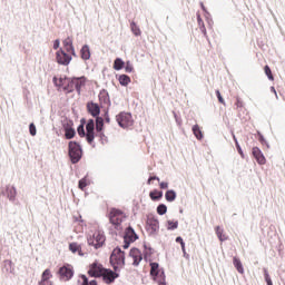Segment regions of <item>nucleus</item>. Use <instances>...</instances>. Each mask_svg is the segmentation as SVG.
<instances>
[{
	"instance_id": "4d7b16f0",
	"label": "nucleus",
	"mask_w": 285,
	"mask_h": 285,
	"mask_svg": "<svg viewBox=\"0 0 285 285\" xmlns=\"http://www.w3.org/2000/svg\"><path fill=\"white\" fill-rule=\"evenodd\" d=\"M205 17L208 26H213V19L210 18V14L205 13Z\"/></svg>"
},
{
	"instance_id": "a18cd8bd",
	"label": "nucleus",
	"mask_w": 285,
	"mask_h": 285,
	"mask_svg": "<svg viewBox=\"0 0 285 285\" xmlns=\"http://www.w3.org/2000/svg\"><path fill=\"white\" fill-rule=\"evenodd\" d=\"M29 132H30L31 137H36L37 136V126H35V122H31L29 125Z\"/></svg>"
},
{
	"instance_id": "7ed1b4c3",
	"label": "nucleus",
	"mask_w": 285,
	"mask_h": 285,
	"mask_svg": "<svg viewBox=\"0 0 285 285\" xmlns=\"http://www.w3.org/2000/svg\"><path fill=\"white\" fill-rule=\"evenodd\" d=\"M68 155L71 164H79L83 157V149L81 148V145H79L77 141H69Z\"/></svg>"
},
{
	"instance_id": "c85d7f7f",
	"label": "nucleus",
	"mask_w": 285,
	"mask_h": 285,
	"mask_svg": "<svg viewBox=\"0 0 285 285\" xmlns=\"http://www.w3.org/2000/svg\"><path fill=\"white\" fill-rule=\"evenodd\" d=\"M118 81L120 86H128V83H130V78L128 77V75L122 73L118 77Z\"/></svg>"
},
{
	"instance_id": "f257e3e1",
	"label": "nucleus",
	"mask_w": 285,
	"mask_h": 285,
	"mask_svg": "<svg viewBox=\"0 0 285 285\" xmlns=\"http://www.w3.org/2000/svg\"><path fill=\"white\" fill-rule=\"evenodd\" d=\"M55 86L58 88H62L63 92H67V95H70V92H75V90L78 92V95H81V88L86 86V77H60L57 79V77H53L52 79Z\"/></svg>"
},
{
	"instance_id": "5701e85b",
	"label": "nucleus",
	"mask_w": 285,
	"mask_h": 285,
	"mask_svg": "<svg viewBox=\"0 0 285 285\" xmlns=\"http://www.w3.org/2000/svg\"><path fill=\"white\" fill-rule=\"evenodd\" d=\"M165 199L166 202H175V199H177V193L174 190V189H168L166 193H165Z\"/></svg>"
},
{
	"instance_id": "a878e982",
	"label": "nucleus",
	"mask_w": 285,
	"mask_h": 285,
	"mask_svg": "<svg viewBox=\"0 0 285 285\" xmlns=\"http://www.w3.org/2000/svg\"><path fill=\"white\" fill-rule=\"evenodd\" d=\"M126 62L121 58H116L114 61V70H124Z\"/></svg>"
},
{
	"instance_id": "79ce46f5",
	"label": "nucleus",
	"mask_w": 285,
	"mask_h": 285,
	"mask_svg": "<svg viewBox=\"0 0 285 285\" xmlns=\"http://www.w3.org/2000/svg\"><path fill=\"white\" fill-rule=\"evenodd\" d=\"M264 277L267 285H273V279H271V274H268V269L264 268Z\"/></svg>"
},
{
	"instance_id": "412c9836",
	"label": "nucleus",
	"mask_w": 285,
	"mask_h": 285,
	"mask_svg": "<svg viewBox=\"0 0 285 285\" xmlns=\"http://www.w3.org/2000/svg\"><path fill=\"white\" fill-rule=\"evenodd\" d=\"M233 264L238 273L240 275H244V265L242 264V261L237 258L236 256L233 258Z\"/></svg>"
},
{
	"instance_id": "bf43d9fd",
	"label": "nucleus",
	"mask_w": 285,
	"mask_h": 285,
	"mask_svg": "<svg viewBox=\"0 0 285 285\" xmlns=\"http://www.w3.org/2000/svg\"><path fill=\"white\" fill-rule=\"evenodd\" d=\"M236 108H242L244 106V102H242L239 100V98L236 99V104H235Z\"/></svg>"
},
{
	"instance_id": "c03bdc74",
	"label": "nucleus",
	"mask_w": 285,
	"mask_h": 285,
	"mask_svg": "<svg viewBox=\"0 0 285 285\" xmlns=\"http://www.w3.org/2000/svg\"><path fill=\"white\" fill-rule=\"evenodd\" d=\"M86 186H88V179L86 177H83L82 179L79 180L78 187L80 188V190H83V188H86Z\"/></svg>"
},
{
	"instance_id": "4468645a",
	"label": "nucleus",
	"mask_w": 285,
	"mask_h": 285,
	"mask_svg": "<svg viewBox=\"0 0 285 285\" xmlns=\"http://www.w3.org/2000/svg\"><path fill=\"white\" fill-rule=\"evenodd\" d=\"M87 110L91 117H95V119L101 115V108L97 102L94 101L87 104Z\"/></svg>"
},
{
	"instance_id": "5fc2aeb1",
	"label": "nucleus",
	"mask_w": 285,
	"mask_h": 285,
	"mask_svg": "<svg viewBox=\"0 0 285 285\" xmlns=\"http://www.w3.org/2000/svg\"><path fill=\"white\" fill-rule=\"evenodd\" d=\"M130 244H132V242L124 239L122 248H125V249L130 248Z\"/></svg>"
},
{
	"instance_id": "a211bd4d",
	"label": "nucleus",
	"mask_w": 285,
	"mask_h": 285,
	"mask_svg": "<svg viewBox=\"0 0 285 285\" xmlns=\"http://www.w3.org/2000/svg\"><path fill=\"white\" fill-rule=\"evenodd\" d=\"M63 47L68 55H72L73 57H77V53L75 52V46L72 45V38L68 37L63 40Z\"/></svg>"
},
{
	"instance_id": "0eeeda50",
	"label": "nucleus",
	"mask_w": 285,
	"mask_h": 285,
	"mask_svg": "<svg viewBox=\"0 0 285 285\" xmlns=\"http://www.w3.org/2000/svg\"><path fill=\"white\" fill-rule=\"evenodd\" d=\"M116 121L120 128H130L135 120L132 119V115L130 112L121 111L116 116Z\"/></svg>"
},
{
	"instance_id": "603ef678",
	"label": "nucleus",
	"mask_w": 285,
	"mask_h": 285,
	"mask_svg": "<svg viewBox=\"0 0 285 285\" xmlns=\"http://www.w3.org/2000/svg\"><path fill=\"white\" fill-rule=\"evenodd\" d=\"M155 180L159 181V177H157V176L149 177L148 180H147V184L150 186L151 181H155Z\"/></svg>"
},
{
	"instance_id": "052dcab7",
	"label": "nucleus",
	"mask_w": 285,
	"mask_h": 285,
	"mask_svg": "<svg viewBox=\"0 0 285 285\" xmlns=\"http://www.w3.org/2000/svg\"><path fill=\"white\" fill-rule=\"evenodd\" d=\"M105 121L106 124H110V116L108 115V111L105 114Z\"/></svg>"
},
{
	"instance_id": "774afa93",
	"label": "nucleus",
	"mask_w": 285,
	"mask_h": 285,
	"mask_svg": "<svg viewBox=\"0 0 285 285\" xmlns=\"http://www.w3.org/2000/svg\"><path fill=\"white\" fill-rule=\"evenodd\" d=\"M183 253H186V245L181 247Z\"/></svg>"
},
{
	"instance_id": "f03ea898",
	"label": "nucleus",
	"mask_w": 285,
	"mask_h": 285,
	"mask_svg": "<svg viewBox=\"0 0 285 285\" xmlns=\"http://www.w3.org/2000/svg\"><path fill=\"white\" fill-rule=\"evenodd\" d=\"M110 264L114 271H119L126 266V253L121 250V247H116L110 255Z\"/></svg>"
},
{
	"instance_id": "9b49d317",
	"label": "nucleus",
	"mask_w": 285,
	"mask_h": 285,
	"mask_svg": "<svg viewBox=\"0 0 285 285\" xmlns=\"http://www.w3.org/2000/svg\"><path fill=\"white\" fill-rule=\"evenodd\" d=\"M101 277L105 284H114L115 279L119 277V274L117 271L105 268Z\"/></svg>"
},
{
	"instance_id": "49530a36",
	"label": "nucleus",
	"mask_w": 285,
	"mask_h": 285,
	"mask_svg": "<svg viewBox=\"0 0 285 285\" xmlns=\"http://www.w3.org/2000/svg\"><path fill=\"white\" fill-rule=\"evenodd\" d=\"M77 132H78L79 137H86L87 131H86L83 125L78 126Z\"/></svg>"
},
{
	"instance_id": "423d86ee",
	"label": "nucleus",
	"mask_w": 285,
	"mask_h": 285,
	"mask_svg": "<svg viewBox=\"0 0 285 285\" xmlns=\"http://www.w3.org/2000/svg\"><path fill=\"white\" fill-rule=\"evenodd\" d=\"M87 242L89 246H94L96 250L101 248L104 244H106V236L101 232H95L92 235L87 237Z\"/></svg>"
},
{
	"instance_id": "ea45409f",
	"label": "nucleus",
	"mask_w": 285,
	"mask_h": 285,
	"mask_svg": "<svg viewBox=\"0 0 285 285\" xmlns=\"http://www.w3.org/2000/svg\"><path fill=\"white\" fill-rule=\"evenodd\" d=\"M264 70H265V75H266L267 79H269V81H273V79H275V78L273 77V71L271 70V67H268V65H266Z\"/></svg>"
},
{
	"instance_id": "39448f33",
	"label": "nucleus",
	"mask_w": 285,
	"mask_h": 285,
	"mask_svg": "<svg viewBox=\"0 0 285 285\" xmlns=\"http://www.w3.org/2000/svg\"><path fill=\"white\" fill-rule=\"evenodd\" d=\"M150 275L158 282V285H166V273L159 269V263H150Z\"/></svg>"
},
{
	"instance_id": "37998d69",
	"label": "nucleus",
	"mask_w": 285,
	"mask_h": 285,
	"mask_svg": "<svg viewBox=\"0 0 285 285\" xmlns=\"http://www.w3.org/2000/svg\"><path fill=\"white\" fill-rule=\"evenodd\" d=\"M124 68H125V72H128V73H130V72H132L135 70V67H132V62H130V61H127L125 63Z\"/></svg>"
},
{
	"instance_id": "3c124183",
	"label": "nucleus",
	"mask_w": 285,
	"mask_h": 285,
	"mask_svg": "<svg viewBox=\"0 0 285 285\" xmlns=\"http://www.w3.org/2000/svg\"><path fill=\"white\" fill-rule=\"evenodd\" d=\"M176 243L177 244H180V246H181V248H184V246H185V242H184V238H181V236H178V237H176Z\"/></svg>"
},
{
	"instance_id": "58836bf2",
	"label": "nucleus",
	"mask_w": 285,
	"mask_h": 285,
	"mask_svg": "<svg viewBox=\"0 0 285 285\" xmlns=\"http://www.w3.org/2000/svg\"><path fill=\"white\" fill-rule=\"evenodd\" d=\"M258 135V141L263 145L266 146L267 148H271V145L268 144V141L266 140V138H264V135H262L259 131H257Z\"/></svg>"
},
{
	"instance_id": "2f4dec72",
	"label": "nucleus",
	"mask_w": 285,
	"mask_h": 285,
	"mask_svg": "<svg viewBox=\"0 0 285 285\" xmlns=\"http://www.w3.org/2000/svg\"><path fill=\"white\" fill-rule=\"evenodd\" d=\"M179 227V222L177 220H168L167 222V230H177V228Z\"/></svg>"
},
{
	"instance_id": "c9c22d12",
	"label": "nucleus",
	"mask_w": 285,
	"mask_h": 285,
	"mask_svg": "<svg viewBox=\"0 0 285 285\" xmlns=\"http://www.w3.org/2000/svg\"><path fill=\"white\" fill-rule=\"evenodd\" d=\"M131 32H134L135 37H139L141 35V29L137 26V23H130Z\"/></svg>"
},
{
	"instance_id": "bb28decb",
	"label": "nucleus",
	"mask_w": 285,
	"mask_h": 285,
	"mask_svg": "<svg viewBox=\"0 0 285 285\" xmlns=\"http://www.w3.org/2000/svg\"><path fill=\"white\" fill-rule=\"evenodd\" d=\"M69 250H71V253H79L80 256L83 255V253H81V245L77 243H70Z\"/></svg>"
},
{
	"instance_id": "6e6552de",
	"label": "nucleus",
	"mask_w": 285,
	"mask_h": 285,
	"mask_svg": "<svg viewBox=\"0 0 285 285\" xmlns=\"http://www.w3.org/2000/svg\"><path fill=\"white\" fill-rule=\"evenodd\" d=\"M56 61L59 63V66H70V62L72 61V56L68 55L66 50L59 49L56 52Z\"/></svg>"
},
{
	"instance_id": "69168bd1",
	"label": "nucleus",
	"mask_w": 285,
	"mask_h": 285,
	"mask_svg": "<svg viewBox=\"0 0 285 285\" xmlns=\"http://www.w3.org/2000/svg\"><path fill=\"white\" fill-rule=\"evenodd\" d=\"M80 126H86V118H82L81 120H80Z\"/></svg>"
},
{
	"instance_id": "7c9ffc66",
	"label": "nucleus",
	"mask_w": 285,
	"mask_h": 285,
	"mask_svg": "<svg viewBox=\"0 0 285 285\" xmlns=\"http://www.w3.org/2000/svg\"><path fill=\"white\" fill-rule=\"evenodd\" d=\"M50 277H52V274L50 273V269H45L41 276L40 283L50 282Z\"/></svg>"
},
{
	"instance_id": "13d9d810",
	"label": "nucleus",
	"mask_w": 285,
	"mask_h": 285,
	"mask_svg": "<svg viewBox=\"0 0 285 285\" xmlns=\"http://www.w3.org/2000/svg\"><path fill=\"white\" fill-rule=\"evenodd\" d=\"M159 186H160L161 190H166L168 188V183L163 181L159 184Z\"/></svg>"
},
{
	"instance_id": "20e7f679",
	"label": "nucleus",
	"mask_w": 285,
	"mask_h": 285,
	"mask_svg": "<svg viewBox=\"0 0 285 285\" xmlns=\"http://www.w3.org/2000/svg\"><path fill=\"white\" fill-rule=\"evenodd\" d=\"M126 219V215L120 209L112 208L109 213V222L116 230H121V224Z\"/></svg>"
},
{
	"instance_id": "de8ad7c7",
	"label": "nucleus",
	"mask_w": 285,
	"mask_h": 285,
	"mask_svg": "<svg viewBox=\"0 0 285 285\" xmlns=\"http://www.w3.org/2000/svg\"><path fill=\"white\" fill-rule=\"evenodd\" d=\"M96 137H99L101 141H106V139H108V137H106V134H104V130L97 131Z\"/></svg>"
},
{
	"instance_id": "1a4fd4ad",
	"label": "nucleus",
	"mask_w": 285,
	"mask_h": 285,
	"mask_svg": "<svg viewBox=\"0 0 285 285\" xmlns=\"http://www.w3.org/2000/svg\"><path fill=\"white\" fill-rule=\"evenodd\" d=\"M105 269L102 264L92 263L89 267L88 275L89 277H101Z\"/></svg>"
},
{
	"instance_id": "338daca9",
	"label": "nucleus",
	"mask_w": 285,
	"mask_h": 285,
	"mask_svg": "<svg viewBox=\"0 0 285 285\" xmlns=\"http://www.w3.org/2000/svg\"><path fill=\"white\" fill-rule=\"evenodd\" d=\"M233 135V139H234V141H235V146L237 145V137L235 136V134H232Z\"/></svg>"
},
{
	"instance_id": "9d476101",
	"label": "nucleus",
	"mask_w": 285,
	"mask_h": 285,
	"mask_svg": "<svg viewBox=\"0 0 285 285\" xmlns=\"http://www.w3.org/2000/svg\"><path fill=\"white\" fill-rule=\"evenodd\" d=\"M146 228L148 235H157L159 233V220L155 217L148 218Z\"/></svg>"
},
{
	"instance_id": "6e6d98bb",
	"label": "nucleus",
	"mask_w": 285,
	"mask_h": 285,
	"mask_svg": "<svg viewBox=\"0 0 285 285\" xmlns=\"http://www.w3.org/2000/svg\"><path fill=\"white\" fill-rule=\"evenodd\" d=\"M205 17L208 26H213V19L210 18V14L205 13Z\"/></svg>"
},
{
	"instance_id": "ddd939ff",
	"label": "nucleus",
	"mask_w": 285,
	"mask_h": 285,
	"mask_svg": "<svg viewBox=\"0 0 285 285\" xmlns=\"http://www.w3.org/2000/svg\"><path fill=\"white\" fill-rule=\"evenodd\" d=\"M252 155L254 159H256L257 164H259V166H264V164H266V157L264 156V153H262V149H259V147H254L252 149Z\"/></svg>"
},
{
	"instance_id": "cd10ccee",
	"label": "nucleus",
	"mask_w": 285,
	"mask_h": 285,
	"mask_svg": "<svg viewBox=\"0 0 285 285\" xmlns=\"http://www.w3.org/2000/svg\"><path fill=\"white\" fill-rule=\"evenodd\" d=\"M73 126H75V121H72L71 119L66 118L62 120L63 130H70L72 129Z\"/></svg>"
},
{
	"instance_id": "b1692460",
	"label": "nucleus",
	"mask_w": 285,
	"mask_h": 285,
	"mask_svg": "<svg viewBox=\"0 0 285 285\" xmlns=\"http://www.w3.org/2000/svg\"><path fill=\"white\" fill-rule=\"evenodd\" d=\"M191 130H193L196 139H198L199 141H202V139H204V134L202 132L199 125H194Z\"/></svg>"
},
{
	"instance_id": "09e8293b",
	"label": "nucleus",
	"mask_w": 285,
	"mask_h": 285,
	"mask_svg": "<svg viewBox=\"0 0 285 285\" xmlns=\"http://www.w3.org/2000/svg\"><path fill=\"white\" fill-rule=\"evenodd\" d=\"M216 96H217V99H218L219 104H226L224 101V97H222V92H219V90H216Z\"/></svg>"
},
{
	"instance_id": "473e14b6",
	"label": "nucleus",
	"mask_w": 285,
	"mask_h": 285,
	"mask_svg": "<svg viewBox=\"0 0 285 285\" xmlns=\"http://www.w3.org/2000/svg\"><path fill=\"white\" fill-rule=\"evenodd\" d=\"M75 135H77V131L75 130V128L65 129V138L66 139H75Z\"/></svg>"
},
{
	"instance_id": "72a5a7b5",
	"label": "nucleus",
	"mask_w": 285,
	"mask_h": 285,
	"mask_svg": "<svg viewBox=\"0 0 285 285\" xmlns=\"http://www.w3.org/2000/svg\"><path fill=\"white\" fill-rule=\"evenodd\" d=\"M87 132H95V119H89L86 124Z\"/></svg>"
},
{
	"instance_id": "393cba45",
	"label": "nucleus",
	"mask_w": 285,
	"mask_h": 285,
	"mask_svg": "<svg viewBox=\"0 0 285 285\" xmlns=\"http://www.w3.org/2000/svg\"><path fill=\"white\" fill-rule=\"evenodd\" d=\"M215 232L219 242H226V239H228V237L224 234V229L220 226H216Z\"/></svg>"
},
{
	"instance_id": "864d4df0",
	"label": "nucleus",
	"mask_w": 285,
	"mask_h": 285,
	"mask_svg": "<svg viewBox=\"0 0 285 285\" xmlns=\"http://www.w3.org/2000/svg\"><path fill=\"white\" fill-rule=\"evenodd\" d=\"M59 46H61V42L59 41V39H56L53 41V50H59Z\"/></svg>"
},
{
	"instance_id": "8fccbe9b",
	"label": "nucleus",
	"mask_w": 285,
	"mask_h": 285,
	"mask_svg": "<svg viewBox=\"0 0 285 285\" xmlns=\"http://www.w3.org/2000/svg\"><path fill=\"white\" fill-rule=\"evenodd\" d=\"M236 149L240 157H244V150H242V146L239 145V141H236Z\"/></svg>"
},
{
	"instance_id": "a19ab883",
	"label": "nucleus",
	"mask_w": 285,
	"mask_h": 285,
	"mask_svg": "<svg viewBox=\"0 0 285 285\" xmlns=\"http://www.w3.org/2000/svg\"><path fill=\"white\" fill-rule=\"evenodd\" d=\"M85 137L89 144H92L95 141V131H87Z\"/></svg>"
},
{
	"instance_id": "4c0bfd02",
	"label": "nucleus",
	"mask_w": 285,
	"mask_h": 285,
	"mask_svg": "<svg viewBox=\"0 0 285 285\" xmlns=\"http://www.w3.org/2000/svg\"><path fill=\"white\" fill-rule=\"evenodd\" d=\"M80 278L82 279V285H97V282L95 279L88 281V276L86 275H80Z\"/></svg>"
},
{
	"instance_id": "2eb2a0df",
	"label": "nucleus",
	"mask_w": 285,
	"mask_h": 285,
	"mask_svg": "<svg viewBox=\"0 0 285 285\" xmlns=\"http://www.w3.org/2000/svg\"><path fill=\"white\" fill-rule=\"evenodd\" d=\"M124 239H127V242H131L134 244V242H137V239H139V235H137L135 228L129 226L125 230Z\"/></svg>"
},
{
	"instance_id": "f3484780",
	"label": "nucleus",
	"mask_w": 285,
	"mask_h": 285,
	"mask_svg": "<svg viewBox=\"0 0 285 285\" xmlns=\"http://www.w3.org/2000/svg\"><path fill=\"white\" fill-rule=\"evenodd\" d=\"M4 195L8 197L9 202L14 203L17 199V187L12 185H8L6 187Z\"/></svg>"
},
{
	"instance_id": "f8f14e48",
	"label": "nucleus",
	"mask_w": 285,
	"mask_h": 285,
	"mask_svg": "<svg viewBox=\"0 0 285 285\" xmlns=\"http://www.w3.org/2000/svg\"><path fill=\"white\" fill-rule=\"evenodd\" d=\"M129 257L134 259L132 266H139L141 264V259H144V256L141 255V250L139 248L134 247L129 252Z\"/></svg>"
},
{
	"instance_id": "e433bc0d",
	"label": "nucleus",
	"mask_w": 285,
	"mask_h": 285,
	"mask_svg": "<svg viewBox=\"0 0 285 285\" xmlns=\"http://www.w3.org/2000/svg\"><path fill=\"white\" fill-rule=\"evenodd\" d=\"M144 248L146 250L145 254H144V259L146 262H148V257H150V255H153L154 249H153V247H148V245H144Z\"/></svg>"
},
{
	"instance_id": "0e129e2a",
	"label": "nucleus",
	"mask_w": 285,
	"mask_h": 285,
	"mask_svg": "<svg viewBox=\"0 0 285 285\" xmlns=\"http://www.w3.org/2000/svg\"><path fill=\"white\" fill-rule=\"evenodd\" d=\"M39 285H52V282L49 281V282H45V283H39Z\"/></svg>"
},
{
	"instance_id": "6ab92c4d",
	"label": "nucleus",
	"mask_w": 285,
	"mask_h": 285,
	"mask_svg": "<svg viewBox=\"0 0 285 285\" xmlns=\"http://www.w3.org/2000/svg\"><path fill=\"white\" fill-rule=\"evenodd\" d=\"M197 22H198L200 32L204 35V37L206 39H208V33L206 31V24H204V20L202 19V16L199 13H197Z\"/></svg>"
},
{
	"instance_id": "4be33fe9",
	"label": "nucleus",
	"mask_w": 285,
	"mask_h": 285,
	"mask_svg": "<svg viewBox=\"0 0 285 285\" xmlns=\"http://www.w3.org/2000/svg\"><path fill=\"white\" fill-rule=\"evenodd\" d=\"M149 197L153 202H159L161 197H164V191H159L157 189L149 193Z\"/></svg>"
},
{
	"instance_id": "680f3d73",
	"label": "nucleus",
	"mask_w": 285,
	"mask_h": 285,
	"mask_svg": "<svg viewBox=\"0 0 285 285\" xmlns=\"http://www.w3.org/2000/svg\"><path fill=\"white\" fill-rule=\"evenodd\" d=\"M271 92H274L276 99H279V96H277V90H275V87H271Z\"/></svg>"
},
{
	"instance_id": "aec40b11",
	"label": "nucleus",
	"mask_w": 285,
	"mask_h": 285,
	"mask_svg": "<svg viewBox=\"0 0 285 285\" xmlns=\"http://www.w3.org/2000/svg\"><path fill=\"white\" fill-rule=\"evenodd\" d=\"M81 59L88 61L90 59V47L88 45H83L80 50Z\"/></svg>"
},
{
	"instance_id": "c756f323",
	"label": "nucleus",
	"mask_w": 285,
	"mask_h": 285,
	"mask_svg": "<svg viewBox=\"0 0 285 285\" xmlns=\"http://www.w3.org/2000/svg\"><path fill=\"white\" fill-rule=\"evenodd\" d=\"M101 130H104V118L98 116L96 118V132H101Z\"/></svg>"
},
{
	"instance_id": "e2e57ef3",
	"label": "nucleus",
	"mask_w": 285,
	"mask_h": 285,
	"mask_svg": "<svg viewBox=\"0 0 285 285\" xmlns=\"http://www.w3.org/2000/svg\"><path fill=\"white\" fill-rule=\"evenodd\" d=\"M202 10L205 11V14H210L208 10H206V7L204 6V2H200Z\"/></svg>"
},
{
	"instance_id": "f704fd0d",
	"label": "nucleus",
	"mask_w": 285,
	"mask_h": 285,
	"mask_svg": "<svg viewBox=\"0 0 285 285\" xmlns=\"http://www.w3.org/2000/svg\"><path fill=\"white\" fill-rule=\"evenodd\" d=\"M156 212L158 213V215H166V213H168V207L166 206V204H159Z\"/></svg>"
},
{
	"instance_id": "dca6fc26",
	"label": "nucleus",
	"mask_w": 285,
	"mask_h": 285,
	"mask_svg": "<svg viewBox=\"0 0 285 285\" xmlns=\"http://www.w3.org/2000/svg\"><path fill=\"white\" fill-rule=\"evenodd\" d=\"M59 275L62 279L68 281V279H72V277L75 276V272L70 267L62 266L59 268Z\"/></svg>"
}]
</instances>
